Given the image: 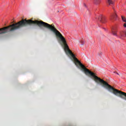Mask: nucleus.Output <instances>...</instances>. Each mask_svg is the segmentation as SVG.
I'll use <instances>...</instances> for the list:
<instances>
[{
	"instance_id": "1",
	"label": "nucleus",
	"mask_w": 126,
	"mask_h": 126,
	"mask_svg": "<svg viewBox=\"0 0 126 126\" xmlns=\"http://www.w3.org/2000/svg\"><path fill=\"white\" fill-rule=\"evenodd\" d=\"M50 32H52L54 33L56 36L57 39L59 41V43L61 46H63L64 47L65 53H66V55H70L72 58L71 60L74 62V63L76 66H78V64H79L80 66L83 68V70L85 72V73L86 75H90L92 76V78L94 79V81L96 83H101V85L106 89H107L110 92L113 91V94L116 95V96H119L120 98H122V99H125L126 100V93L122 92L121 91L118 90L114 88L111 85L107 83V82L105 81L104 80L98 77V76L95 75V73L89 70V69H87V68L85 67V66L81 63V62L79 61L77 58L75 57V55L72 53V52L69 50V47L67 45L66 42V40L63 36V34L60 32L59 31H50Z\"/></svg>"
},
{
	"instance_id": "2",
	"label": "nucleus",
	"mask_w": 126,
	"mask_h": 126,
	"mask_svg": "<svg viewBox=\"0 0 126 126\" xmlns=\"http://www.w3.org/2000/svg\"><path fill=\"white\" fill-rule=\"evenodd\" d=\"M117 32H118V31H117L116 29H113L112 30V34L114 36H115L116 37H119L120 39H123L124 37H126V31L120 32L119 33V35H118V34L117 33Z\"/></svg>"
},
{
	"instance_id": "3",
	"label": "nucleus",
	"mask_w": 126,
	"mask_h": 126,
	"mask_svg": "<svg viewBox=\"0 0 126 126\" xmlns=\"http://www.w3.org/2000/svg\"><path fill=\"white\" fill-rule=\"evenodd\" d=\"M97 20H99L101 23H105L107 21L106 18L102 15L97 16L95 18Z\"/></svg>"
},
{
	"instance_id": "4",
	"label": "nucleus",
	"mask_w": 126,
	"mask_h": 126,
	"mask_svg": "<svg viewBox=\"0 0 126 126\" xmlns=\"http://www.w3.org/2000/svg\"><path fill=\"white\" fill-rule=\"evenodd\" d=\"M110 19L111 20H118V15H117L116 11H114V13L111 16Z\"/></svg>"
},
{
	"instance_id": "5",
	"label": "nucleus",
	"mask_w": 126,
	"mask_h": 126,
	"mask_svg": "<svg viewBox=\"0 0 126 126\" xmlns=\"http://www.w3.org/2000/svg\"><path fill=\"white\" fill-rule=\"evenodd\" d=\"M101 0H94V4L98 5L100 3V1Z\"/></svg>"
},
{
	"instance_id": "6",
	"label": "nucleus",
	"mask_w": 126,
	"mask_h": 126,
	"mask_svg": "<svg viewBox=\"0 0 126 126\" xmlns=\"http://www.w3.org/2000/svg\"><path fill=\"white\" fill-rule=\"evenodd\" d=\"M107 2L110 5H111V4H114V1L112 0H107Z\"/></svg>"
},
{
	"instance_id": "7",
	"label": "nucleus",
	"mask_w": 126,
	"mask_h": 126,
	"mask_svg": "<svg viewBox=\"0 0 126 126\" xmlns=\"http://www.w3.org/2000/svg\"><path fill=\"white\" fill-rule=\"evenodd\" d=\"M121 18H122L123 21H124V22H126V17L121 16Z\"/></svg>"
},
{
	"instance_id": "8",
	"label": "nucleus",
	"mask_w": 126,
	"mask_h": 126,
	"mask_svg": "<svg viewBox=\"0 0 126 126\" xmlns=\"http://www.w3.org/2000/svg\"><path fill=\"white\" fill-rule=\"evenodd\" d=\"M82 45H84L85 42L83 40L81 41Z\"/></svg>"
},
{
	"instance_id": "9",
	"label": "nucleus",
	"mask_w": 126,
	"mask_h": 126,
	"mask_svg": "<svg viewBox=\"0 0 126 126\" xmlns=\"http://www.w3.org/2000/svg\"><path fill=\"white\" fill-rule=\"evenodd\" d=\"M123 26H124V27H125V28H126V22L124 24Z\"/></svg>"
},
{
	"instance_id": "10",
	"label": "nucleus",
	"mask_w": 126,
	"mask_h": 126,
	"mask_svg": "<svg viewBox=\"0 0 126 126\" xmlns=\"http://www.w3.org/2000/svg\"><path fill=\"white\" fill-rule=\"evenodd\" d=\"M0 35H1V28H0Z\"/></svg>"
},
{
	"instance_id": "11",
	"label": "nucleus",
	"mask_w": 126,
	"mask_h": 126,
	"mask_svg": "<svg viewBox=\"0 0 126 126\" xmlns=\"http://www.w3.org/2000/svg\"><path fill=\"white\" fill-rule=\"evenodd\" d=\"M116 74H118V75H120V74H119L118 72H116Z\"/></svg>"
},
{
	"instance_id": "12",
	"label": "nucleus",
	"mask_w": 126,
	"mask_h": 126,
	"mask_svg": "<svg viewBox=\"0 0 126 126\" xmlns=\"http://www.w3.org/2000/svg\"><path fill=\"white\" fill-rule=\"evenodd\" d=\"M84 6H86V4H84Z\"/></svg>"
}]
</instances>
